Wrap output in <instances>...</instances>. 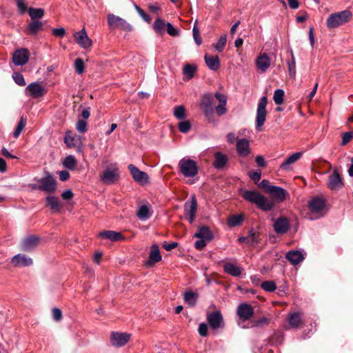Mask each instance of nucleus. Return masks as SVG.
Instances as JSON below:
<instances>
[{
  "instance_id": "nucleus-1",
  "label": "nucleus",
  "mask_w": 353,
  "mask_h": 353,
  "mask_svg": "<svg viewBox=\"0 0 353 353\" xmlns=\"http://www.w3.org/2000/svg\"><path fill=\"white\" fill-rule=\"evenodd\" d=\"M214 97L219 101V104L214 107V97L210 93H205L201 99L200 107L207 120L210 123L216 121L214 112L219 117L224 115L228 110L226 108L227 96L224 94L216 92Z\"/></svg>"
},
{
  "instance_id": "nucleus-2",
  "label": "nucleus",
  "mask_w": 353,
  "mask_h": 353,
  "mask_svg": "<svg viewBox=\"0 0 353 353\" xmlns=\"http://www.w3.org/2000/svg\"><path fill=\"white\" fill-rule=\"evenodd\" d=\"M243 198L245 201L255 204L259 209L264 212L270 211L274 207V203L272 201L255 190H245L243 194Z\"/></svg>"
},
{
  "instance_id": "nucleus-3",
  "label": "nucleus",
  "mask_w": 353,
  "mask_h": 353,
  "mask_svg": "<svg viewBox=\"0 0 353 353\" xmlns=\"http://www.w3.org/2000/svg\"><path fill=\"white\" fill-rule=\"evenodd\" d=\"M352 17V12L349 10L332 13L326 19V26L330 30L336 28L348 23Z\"/></svg>"
},
{
  "instance_id": "nucleus-4",
  "label": "nucleus",
  "mask_w": 353,
  "mask_h": 353,
  "mask_svg": "<svg viewBox=\"0 0 353 353\" xmlns=\"http://www.w3.org/2000/svg\"><path fill=\"white\" fill-rule=\"evenodd\" d=\"M119 176V169L117 163H110L99 176L101 181L107 185L114 183Z\"/></svg>"
},
{
  "instance_id": "nucleus-5",
  "label": "nucleus",
  "mask_w": 353,
  "mask_h": 353,
  "mask_svg": "<svg viewBox=\"0 0 353 353\" xmlns=\"http://www.w3.org/2000/svg\"><path fill=\"white\" fill-rule=\"evenodd\" d=\"M178 165L180 172L185 177H194L198 174V165L196 162L188 157L181 159Z\"/></svg>"
},
{
  "instance_id": "nucleus-6",
  "label": "nucleus",
  "mask_w": 353,
  "mask_h": 353,
  "mask_svg": "<svg viewBox=\"0 0 353 353\" xmlns=\"http://www.w3.org/2000/svg\"><path fill=\"white\" fill-rule=\"evenodd\" d=\"M325 201L319 197L313 198L309 203L310 213L309 219L315 220L322 217L325 214Z\"/></svg>"
},
{
  "instance_id": "nucleus-7",
  "label": "nucleus",
  "mask_w": 353,
  "mask_h": 353,
  "mask_svg": "<svg viewBox=\"0 0 353 353\" xmlns=\"http://www.w3.org/2000/svg\"><path fill=\"white\" fill-rule=\"evenodd\" d=\"M108 23L110 28L120 29L125 32H131L133 30L132 26L124 19L114 14L108 15Z\"/></svg>"
},
{
  "instance_id": "nucleus-8",
  "label": "nucleus",
  "mask_w": 353,
  "mask_h": 353,
  "mask_svg": "<svg viewBox=\"0 0 353 353\" xmlns=\"http://www.w3.org/2000/svg\"><path fill=\"white\" fill-rule=\"evenodd\" d=\"M268 103V99L266 97H263L260 99L256 110V129L261 130V127L264 125L265 118L267 115L266 105Z\"/></svg>"
},
{
  "instance_id": "nucleus-9",
  "label": "nucleus",
  "mask_w": 353,
  "mask_h": 353,
  "mask_svg": "<svg viewBox=\"0 0 353 353\" xmlns=\"http://www.w3.org/2000/svg\"><path fill=\"white\" fill-rule=\"evenodd\" d=\"M131 336L130 333L112 332L110 334V343L116 347H123L130 340Z\"/></svg>"
},
{
  "instance_id": "nucleus-10",
  "label": "nucleus",
  "mask_w": 353,
  "mask_h": 353,
  "mask_svg": "<svg viewBox=\"0 0 353 353\" xmlns=\"http://www.w3.org/2000/svg\"><path fill=\"white\" fill-rule=\"evenodd\" d=\"M40 183L41 191L46 193H54L57 189V182L54 177L50 174H47L38 180Z\"/></svg>"
},
{
  "instance_id": "nucleus-11",
  "label": "nucleus",
  "mask_w": 353,
  "mask_h": 353,
  "mask_svg": "<svg viewBox=\"0 0 353 353\" xmlns=\"http://www.w3.org/2000/svg\"><path fill=\"white\" fill-rule=\"evenodd\" d=\"M73 37L77 43L82 48L87 49L92 44V41L88 37L85 29L74 33Z\"/></svg>"
},
{
  "instance_id": "nucleus-12",
  "label": "nucleus",
  "mask_w": 353,
  "mask_h": 353,
  "mask_svg": "<svg viewBox=\"0 0 353 353\" xmlns=\"http://www.w3.org/2000/svg\"><path fill=\"white\" fill-rule=\"evenodd\" d=\"M207 321L211 328L216 330L223 327L224 325L223 316L220 311H215L208 313Z\"/></svg>"
},
{
  "instance_id": "nucleus-13",
  "label": "nucleus",
  "mask_w": 353,
  "mask_h": 353,
  "mask_svg": "<svg viewBox=\"0 0 353 353\" xmlns=\"http://www.w3.org/2000/svg\"><path fill=\"white\" fill-rule=\"evenodd\" d=\"M343 186V180L336 170L330 174L327 181V187L332 191H338Z\"/></svg>"
},
{
  "instance_id": "nucleus-14",
  "label": "nucleus",
  "mask_w": 353,
  "mask_h": 353,
  "mask_svg": "<svg viewBox=\"0 0 353 353\" xmlns=\"http://www.w3.org/2000/svg\"><path fill=\"white\" fill-rule=\"evenodd\" d=\"M184 210L185 214L189 216V222L193 223L197 210V201L195 196H192L190 201L185 203Z\"/></svg>"
},
{
  "instance_id": "nucleus-15",
  "label": "nucleus",
  "mask_w": 353,
  "mask_h": 353,
  "mask_svg": "<svg viewBox=\"0 0 353 353\" xmlns=\"http://www.w3.org/2000/svg\"><path fill=\"white\" fill-rule=\"evenodd\" d=\"M128 168L136 182L142 185L148 182V176L145 172L141 171L133 164H130Z\"/></svg>"
},
{
  "instance_id": "nucleus-16",
  "label": "nucleus",
  "mask_w": 353,
  "mask_h": 353,
  "mask_svg": "<svg viewBox=\"0 0 353 353\" xmlns=\"http://www.w3.org/2000/svg\"><path fill=\"white\" fill-rule=\"evenodd\" d=\"M236 314L241 320L245 321L253 316L254 310L250 304L243 303L237 307Z\"/></svg>"
},
{
  "instance_id": "nucleus-17",
  "label": "nucleus",
  "mask_w": 353,
  "mask_h": 353,
  "mask_svg": "<svg viewBox=\"0 0 353 353\" xmlns=\"http://www.w3.org/2000/svg\"><path fill=\"white\" fill-rule=\"evenodd\" d=\"M268 193L271 195L272 199L276 202H283L289 195L288 192L283 188L275 186L269 187Z\"/></svg>"
},
{
  "instance_id": "nucleus-18",
  "label": "nucleus",
  "mask_w": 353,
  "mask_h": 353,
  "mask_svg": "<svg viewBox=\"0 0 353 353\" xmlns=\"http://www.w3.org/2000/svg\"><path fill=\"white\" fill-rule=\"evenodd\" d=\"M273 228L274 232L278 234H283L286 233L290 229L289 220L284 216L279 217L275 219Z\"/></svg>"
},
{
  "instance_id": "nucleus-19",
  "label": "nucleus",
  "mask_w": 353,
  "mask_h": 353,
  "mask_svg": "<svg viewBox=\"0 0 353 353\" xmlns=\"http://www.w3.org/2000/svg\"><path fill=\"white\" fill-rule=\"evenodd\" d=\"M29 52L26 48L16 50L12 56V60L16 65H23L29 59Z\"/></svg>"
},
{
  "instance_id": "nucleus-20",
  "label": "nucleus",
  "mask_w": 353,
  "mask_h": 353,
  "mask_svg": "<svg viewBox=\"0 0 353 353\" xmlns=\"http://www.w3.org/2000/svg\"><path fill=\"white\" fill-rule=\"evenodd\" d=\"M255 63L258 70L264 73L270 67L271 61L266 53H260L256 59Z\"/></svg>"
},
{
  "instance_id": "nucleus-21",
  "label": "nucleus",
  "mask_w": 353,
  "mask_h": 353,
  "mask_svg": "<svg viewBox=\"0 0 353 353\" xmlns=\"http://www.w3.org/2000/svg\"><path fill=\"white\" fill-rule=\"evenodd\" d=\"M236 152L240 157H247L250 152V142L246 139H238L236 141Z\"/></svg>"
},
{
  "instance_id": "nucleus-22",
  "label": "nucleus",
  "mask_w": 353,
  "mask_h": 353,
  "mask_svg": "<svg viewBox=\"0 0 353 353\" xmlns=\"http://www.w3.org/2000/svg\"><path fill=\"white\" fill-rule=\"evenodd\" d=\"M39 241V237L37 236H27L21 243V249L24 251H31L38 245Z\"/></svg>"
},
{
  "instance_id": "nucleus-23",
  "label": "nucleus",
  "mask_w": 353,
  "mask_h": 353,
  "mask_svg": "<svg viewBox=\"0 0 353 353\" xmlns=\"http://www.w3.org/2000/svg\"><path fill=\"white\" fill-rule=\"evenodd\" d=\"M11 263L14 267H26L32 264V259L24 254H18L12 258Z\"/></svg>"
},
{
  "instance_id": "nucleus-24",
  "label": "nucleus",
  "mask_w": 353,
  "mask_h": 353,
  "mask_svg": "<svg viewBox=\"0 0 353 353\" xmlns=\"http://www.w3.org/2000/svg\"><path fill=\"white\" fill-rule=\"evenodd\" d=\"M287 322L289 324V327L286 329L298 328L303 322L302 314L298 312L289 314L287 318Z\"/></svg>"
},
{
  "instance_id": "nucleus-25",
  "label": "nucleus",
  "mask_w": 353,
  "mask_h": 353,
  "mask_svg": "<svg viewBox=\"0 0 353 353\" xmlns=\"http://www.w3.org/2000/svg\"><path fill=\"white\" fill-rule=\"evenodd\" d=\"M26 91L28 92V95L37 98L43 94L44 88L40 83L34 82L28 85Z\"/></svg>"
},
{
  "instance_id": "nucleus-26",
  "label": "nucleus",
  "mask_w": 353,
  "mask_h": 353,
  "mask_svg": "<svg viewBox=\"0 0 353 353\" xmlns=\"http://www.w3.org/2000/svg\"><path fill=\"white\" fill-rule=\"evenodd\" d=\"M223 269L226 274L235 277L240 276L243 270L241 267L230 262L224 263Z\"/></svg>"
},
{
  "instance_id": "nucleus-27",
  "label": "nucleus",
  "mask_w": 353,
  "mask_h": 353,
  "mask_svg": "<svg viewBox=\"0 0 353 353\" xmlns=\"http://www.w3.org/2000/svg\"><path fill=\"white\" fill-rule=\"evenodd\" d=\"M285 257L294 265L300 263L304 259V256L302 252L298 250H291L288 252Z\"/></svg>"
},
{
  "instance_id": "nucleus-28",
  "label": "nucleus",
  "mask_w": 353,
  "mask_h": 353,
  "mask_svg": "<svg viewBox=\"0 0 353 353\" xmlns=\"http://www.w3.org/2000/svg\"><path fill=\"white\" fill-rule=\"evenodd\" d=\"M214 161L213 163L214 167L217 170L223 169L228 161L227 155L223 154L221 152H216L214 153Z\"/></svg>"
},
{
  "instance_id": "nucleus-29",
  "label": "nucleus",
  "mask_w": 353,
  "mask_h": 353,
  "mask_svg": "<svg viewBox=\"0 0 353 353\" xmlns=\"http://www.w3.org/2000/svg\"><path fill=\"white\" fill-rule=\"evenodd\" d=\"M204 59L207 66L211 70L216 71L219 68L220 61L217 55L208 56V54H205Z\"/></svg>"
},
{
  "instance_id": "nucleus-30",
  "label": "nucleus",
  "mask_w": 353,
  "mask_h": 353,
  "mask_svg": "<svg viewBox=\"0 0 353 353\" xmlns=\"http://www.w3.org/2000/svg\"><path fill=\"white\" fill-rule=\"evenodd\" d=\"M194 237L210 241L213 239V234L208 227L201 226L198 229L197 232L195 233Z\"/></svg>"
},
{
  "instance_id": "nucleus-31",
  "label": "nucleus",
  "mask_w": 353,
  "mask_h": 353,
  "mask_svg": "<svg viewBox=\"0 0 353 353\" xmlns=\"http://www.w3.org/2000/svg\"><path fill=\"white\" fill-rule=\"evenodd\" d=\"M301 156L302 152H301L292 154L282 163V164L280 165V169L281 170H290V165L297 161L301 158Z\"/></svg>"
},
{
  "instance_id": "nucleus-32",
  "label": "nucleus",
  "mask_w": 353,
  "mask_h": 353,
  "mask_svg": "<svg viewBox=\"0 0 353 353\" xmlns=\"http://www.w3.org/2000/svg\"><path fill=\"white\" fill-rule=\"evenodd\" d=\"M99 236L101 238L108 239L112 241H121L124 239L121 233L112 230L100 232Z\"/></svg>"
},
{
  "instance_id": "nucleus-33",
  "label": "nucleus",
  "mask_w": 353,
  "mask_h": 353,
  "mask_svg": "<svg viewBox=\"0 0 353 353\" xmlns=\"http://www.w3.org/2000/svg\"><path fill=\"white\" fill-rule=\"evenodd\" d=\"M149 259L150 261L148 262V265H152L161 260L162 258L160 254L159 248L157 244H153L151 246Z\"/></svg>"
},
{
  "instance_id": "nucleus-34",
  "label": "nucleus",
  "mask_w": 353,
  "mask_h": 353,
  "mask_svg": "<svg viewBox=\"0 0 353 353\" xmlns=\"http://www.w3.org/2000/svg\"><path fill=\"white\" fill-rule=\"evenodd\" d=\"M43 28V23L39 20H32L28 24L26 32L30 34H36Z\"/></svg>"
},
{
  "instance_id": "nucleus-35",
  "label": "nucleus",
  "mask_w": 353,
  "mask_h": 353,
  "mask_svg": "<svg viewBox=\"0 0 353 353\" xmlns=\"http://www.w3.org/2000/svg\"><path fill=\"white\" fill-rule=\"evenodd\" d=\"M137 216L141 221L148 220L151 216L149 206L147 205H141L137 212Z\"/></svg>"
},
{
  "instance_id": "nucleus-36",
  "label": "nucleus",
  "mask_w": 353,
  "mask_h": 353,
  "mask_svg": "<svg viewBox=\"0 0 353 353\" xmlns=\"http://www.w3.org/2000/svg\"><path fill=\"white\" fill-rule=\"evenodd\" d=\"M198 299V294L192 291L184 293V301L190 306H194Z\"/></svg>"
},
{
  "instance_id": "nucleus-37",
  "label": "nucleus",
  "mask_w": 353,
  "mask_h": 353,
  "mask_svg": "<svg viewBox=\"0 0 353 353\" xmlns=\"http://www.w3.org/2000/svg\"><path fill=\"white\" fill-rule=\"evenodd\" d=\"M47 204L51 208L52 210L58 211L60 209V203L57 197L49 196L46 198Z\"/></svg>"
},
{
  "instance_id": "nucleus-38",
  "label": "nucleus",
  "mask_w": 353,
  "mask_h": 353,
  "mask_svg": "<svg viewBox=\"0 0 353 353\" xmlns=\"http://www.w3.org/2000/svg\"><path fill=\"white\" fill-rule=\"evenodd\" d=\"M28 14L32 20H37L43 17L44 10L41 8H30L28 9Z\"/></svg>"
},
{
  "instance_id": "nucleus-39",
  "label": "nucleus",
  "mask_w": 353,
  "mask_h": 353,
  "mask_svg": "<svg viewBox=\"0 0 353 353\" xmlns=\"http://www.w3.org/2000/svg\"><path fill=\"white\" fill-rule=\"evenodd\" d=\"M63 166L69 170H74L77 165V160L72 155H69L63 161Z\"/></svg>"
},
{
  "instance_id": "nucleus-40",
  "label": "nucleus",
  "mask_w": 353,
  "mask_h": 353,
  "mask_svg": "<svg viewBox=\"0 0 353 353\" xmlns=\"http://www.w3.org/2000/svg\"><path fill=\"white\" fill-rule=\"evenodd\" d=\"M165 27L166 23L160 18L157 19L153 24V28L158 34H163L165 32Z\"/></svg>"
},
{
  "instance_id": "nucleus-41",
  "label": "nucleus",
  "mask_w": 353,
  "mask_h": 353,
  "mask_svg": "<svg viewBox=\"0 0 353 353\" xmlns=\"http://www.w3.org/2000/svg\"><path fill=\"white\" fill-rule=\"evenodd\" d=\"M243 219L244 217L242 214L233 215L228 219V224L230 227H235L241 224Z\"/></svg>"
},
{
  "instance_id": "nucleus-42",
  "label": "nucleus",
  "mask_w": 353,
  "mask_h": 353,
  "mask_svg": "<svg viewBox=\"0 0 353 353\" xmlns=\"http://www.w3.org/2000/svg\"><path fill=\"white\" fill-rule=\"evenodd\" d=\"M227 42V36L226 34H223L220 37L218 41L216 43L213 44L214 48L219 52H223L225 48Z\"/></svg>"
},
{
  "instance_id": "nucleus-43",
  "label": "nucleus",
  "mask_w": 353,
  "mask_h": 353,
  "mask_svg": "<svg viewBox=\"0 0 353 353\" xmlns=\"http://www.w3.org/2000/svg\"><path fill=\"white\" fill-rule=\"evenodd\" d=\"M196 70V67L193 65L186 64L183 69V74L187 76L189 79L194 77V74Z\"/></svg>"
},
{
  "instance_id": "nucleus-44",
  "label": "nucleus",
  "mask_w": 353,
  "mask_h": 353,
  "mask_svg": "<svg viewBox=\"0 0 353 353\" xmlns=\"http://www.w3.org/2000/svg\"><path fill=\"white\" fill-rule=\"evenodd\" d=\"M284 91L281 89H277L274 91L273 99L276 105H281L283 102Z\"/></svg>"
},
{
  "instance_id": "nucleus-45",
  "label": "nucleus",
  "mask_w": 353,
  "mask_h": 353,
  "mask_svg": "<svg viewBox=\"0 0 353 353\" xmlns=\"http://www.w3.org/2000/svg\"><path fill=\"white\" fill-rule=\"evenodd\" d=\"M259 235L256 234L252 230L249 232V234L246 236L247 241L246 243L250 246H254L256 245L259 240Z\"/></svg>"
},
{
  "instance_id": "nucleus-46",
  "label": "nucleus",
  "mask_w": 353,
  "mask_h": 353,
  "mask_svg": "<svg viewBox=\"0 0 353 353\" xmlns=\"http://www.w3.org/2000/svg\"><path fill=\"white\" fill-rule=\"evenodd\" d=\"M197 23H198V21L196 20V21H195L194 26H193L192 33H193V38H194L195 43L198 46H200L202 43V40L200 37L199 30L198 28Z\"/></svg>"
},
{
  "instance_id": "nucleus-47",
  "label": "nucleus",
  "mask_w": 353,
  "mask_h": 353,
  "mask_svg": "<svg viewBox=\"0 0 353 353\" xmlns=\"http://www.w3.org/2000/svg\"><path fill=\"white\" fill-rule=\"evenodd\" d=\"M174 115L176 118H177L179 119H185L186 115H185V109L184 106L179 105V106L175 107L174 111Z\"/></svg>"
},
{
  "instance_id": "nucleus-48",
  "label": "nucleus",
  "mask_w": 353,
  "mask_h": 353,
  "mask_svg": "<svg viewBox=\"0 0 353 353\" xmlns=\"http://www.w3.org/2000/svg\"><path fill=\"white\" fill-rule=\"evenodd\" d=\"M261 287L262 289L267 292H273L276 290V283L272 281H264L261 283Z\"/></svg>"
},
{
  "instance_id": "nucleus-49",
  "label": "nucleus",
  "mask_w": 353,
  "mask_h": 353,
  "mask_svg": "<svg viewBox=\"0 0 353 353\" xmlns=\"http://www.w3.org/2000/svg\"><path fill=\"white\" fill-rule=\"evenodd\" d=\"M26 121L23 119V117H21L14 131L13 137L14 138L19 137V136L21 134L22 130H23L26 125Z\"/></svg>"
},
{
  "instance_id": "nucleus-50",
  "label": "nucleus",
  "mask_w": 353,
  "mask_h": 353,
  "mask_svg": "<svg viewBox=\"0 0 353 353\" xmlns=\"http://www.w3.org/2000/svg\"><path fill=\"white\" fill-rule=\"evenodd\" d=\"M88 123L84 119H79L77 122L76 129L80 133H85L88 130Z\"/></svg>"
},
{
  "instance_id": "nucleus-51",
  "label": "nucleus",
  "mask_w": 353,
  "mask_h": 353,
  "mask_svg": "<svg viewBox=\"0 0 353 353\" xmlns=\"http://www.w3.org/2000/svg\"><path fill=\"white\" fill-rule=\"evenodd\" d=\"M74 68H75V70L76 72L79 74H81L84 71V63H83V61L80 59V58H78L75 60L74 61Z\"/></svg>"
},
{
  "instance_id": "nucleus-52",
  "label": "nucleus",
  "mask_w": 353,
  "mask_h": 353,
  "mask_svg": "<svg viewBox=\"0 0 353 353\" xmlns=\"http://www.w3.org/2000/svg\"><path fill=\"white\" fill-rule=\"evenodd\" d=\"M12 78L17 85L20 86H23L26 85L24 77L19 72H15L13 74Z\"/></svg>"
},
{
  "instance_id": "nucleus-53",
  "label": "nucleus",
  "mask_w": 353,
  "mask_h": 353,
  "mask_svg": "<svg viewBox=\"0 0 353 353\" xmlns=\"http://www.w3.org/2000/svg\"><path fill=\"white\" fill-rule=\"evenodd\" d=\"M288 70L290 77H294L296 74V63L294 56H292V61L288 62Z\"/></svg>"
},
{
  "instance_id": "nucleus-54",
  "label": "nucleus",
  "mask_w": 353,
  "mask_h": 353,
  "mask_svg": "<svg viewBox=\"0 0 353 353\" xmlns=\"http://www.w3.org/2000/svg\"><path fill=\"white\" fill-rule=\"evenodd\" d=\"M179 130L181 132L187 133L190 130V123L188 121H183L179 123Z\"/></svg>"
},
{
  "instance_id": "nucleus-55",
  "label": "nucleus",
  "mask_w": 353,
  "mask_h": 353,
  "mask_svg": "<svg viewBox=\"0 0 353 353\" xmlns=\"http://www.w3.org/2000/svg\"><path fill=\"white\" fill-rule=\"evenodd\" d=\"M167 32L168 34L172 37H176L179 35V31L175 28L172 23L168 22L166 23Z\"/></svg>"
},
{
  "instance_id": "nucleus-56",
  "label": "nucleus",
  "mask_w": 353,
  "mask_h": 353,
  "mask_svg": "<svg viewBox=\"0 0 353 353\" xmlns=\"http://www.w3.org/2000/svg\"><path fill=\"white\" fill-rule=\"evenodd\" d=\"M17 6L20 14H24L27 11L26 0H15Z\"/></svg>"
},
{
  "instance_id": "nucleus-57",
  "label": "nucleus",
  "mask_w": 353,
  "mask_h": 353,
  "mask_svg": "<svg viewBox=\"0 0 353 353\" xmlns=\"http://www.w3.org/2000/svg\"><path fill=\"white\" fill-rule=\"evenodd\" d=\"M353 139V132H345L342 136L341 145H345L347 144Z\"/></svg>"
},
{
  "instance_id": "nucleus-58",
  "label": "nucleus",
  "mask_w": 353,
  "mask_h": 353,
  "mask_svg": "<svg viewBox=\"0 0 353 353\" xmlns=\"http://www.w3.org/2000/svg\"><path fill=\"white\" fill-rule=\"evenodd\" d=\"M64 142L68 148H72L75 146L74 137L70 135L68 132L66 133L65 136Z\"/></svg>"
},
{
  "instance_id": "nucleus-59",
  "label": "nucleus",
  "mask_w": 353,
  "mask_h": 353,
  "mask_svg": "<svg viewBox=\"0 0 353 353\" xmlns=\"http://www.w3.org/2000/svg\"><path fill=\"white\" fill-rule=\"evenodd\" d=\"M52 34L56 37L62 38L65 34V30L63 28H54L52 30Z\"/></svg>"
},
{
  "instance_id": "nucleus-60",
  "label": "nucleus",
  "mask_w": 353,
  "mask_h": 353,
  "mask_svg": "<svg viewBox=\"0 0 353 353\" xmlns=\"http://www.w3.org/2000/svg\"><path fill=\"white\" fill-rule=\"evenodd\" d=\"M249 176L252 181L257 183L261 179V172L260 170L252 171L249 173Z\"/></svg>"
},
{
  "instance_id": "nucleus-61",
  "label": "nucleus",
  "mask_w": 353,
  "mask_h": 353,
  "mask_svg": "<svg viewBox=\"0 0 353 353\" xmlns=\"http://www.w3.org/2000/svg\"><path fill=\"white\" fill-rule=\"evenodd\" d=\"M198 332L201 336H208V326L205 323H201L199 325Z\"/></svg>"
},
{
  "instance_id": "nucleus-62",
  "label": "nucleus",
  "mask_w": 353,
  "mask_h": 353,
  "mask_svg": "<svg viewBox=\"0 0 353 353\" xmlns=\"http://www.w3.org/2000/svg\"><path fill=\"white\" fill-rule=\"evenodd\" d=\"M52 316L54 321H59L62 319V312L59 308L52 309Z\"/></svg>"
},
{
  "instance_id": "nucleus-63",
  "label": "nucleus",
  "mask_w": 353,
  "mask_h": 353,
  "mask_svg": "<svg viewBox=\"0 0 353 353\" xmlns=\"http://www.w3.org/2000/svg\"><path fill=\"white\" fill-rule=\"evenodd\" d=\"M178 245V243L176 242H172V243H167V242H163V248L167 250V251H170L174 248H176Z\"/></svg>"
},
{
  "instance_id": "nucleus-64",
  "label": "nucleus",
  "mask_w": 353,
  "mask_h": 353,
  "mask_svg": "<svg viewBox=\"0 0 353 353\" xmlns=\"http://www.w3.org/2000/svg\"><path fill=\"white\" fill-rule=\"evenodd\" d=\"M206 240L199 239V240L196 241L194 243V247L199 250H201L206 246Z\"/></svg>"
}]
</instances>
